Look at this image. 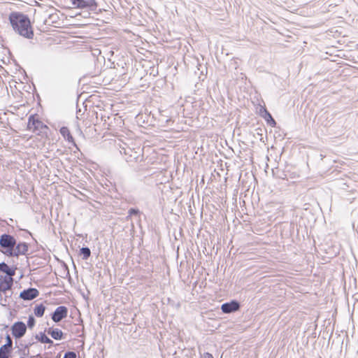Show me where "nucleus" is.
<instances>
[{"label": "nucleus", "instance_id": "obj_11", "mask_svg": "<svg viewBox=\"0 0 358 358\" xmlns=\"http://www.w3.org/2000/svg\"><path fill=\"white\" fill-rule=\"evenodd\" d=\"M291 169V166H287L285 169L280 173L278 177L279 178L286 180H288L289 178H298L299 177V175L296 171H292Z\"/></svg>", "mask_w": 358, "mask_h": 358}, {"label": "nucleus", "instance_id": "obj_29", "mask_svg": "<svg viewBox=\"0 0 358 358\" xmlns=\"http://www.w3.org/2000/svg\"><path fill=\"white\" fill-rule=\"evenodd\" d=\"M201 358H214L213 355L209 352H204Z\"/></svg>", "mask_w": 358, "mask_h": 358}, {"label": "nucleus", "instance_id": "obj_24", "mask_svg": "<svg viewBox=\"0 0 358 358\" xmlns=\"http://www.w3.org/2000/svg\"><path fill=\"white\" fill-rule=\"evenodd\" d=\"M36 324V319L33 315H29L27 322V326L24 323V335L26 333L27 328L32 329L34 327Z\"/></svg>", "mask_w": 358, "mask_h": 358}, {"label": "nucleus", "instance_id": "obj_5", "mask_svg": "<svg viewBox=\"0 0 358 358\" xmlns=\"http://www.w3.org/2000/svg\"><path fill=\"white\" fill-rule=\"evenodd\" d=\"M241 308V303L232 299L229 302L224 303L221 305V310L224 314H231L240 310Z\"/></svg>", "mask_w": 358, "mask_h": 358}, {"label": "nucleus", "instance_id": "obj_36", "mask_svg": "<svg viewBox=\"0 0 358 358\" xmlns=\"http://www.w3.org/2000/svg\"><path fill=\"white\" fill-rule=\"evenodd\" d=\"M26 178H27V175H26V174H24V176H23L24 181H25V180H26Z\"/></svg>", "mask_w": 358, "mask_h": 358}, {"label": "nucleus", "instance_id": "obj_30", "mask_svg": "<svg viewBox=\"0 0 358 358\" xmlns=\"http://www.w3.org/2000/svg\"><path fill=\"white\" fill-rule=\"evenodd\" d=\"M7 343H10V348H12V341H11L10 338L8 336H7Z\"/></svg>", "mask_w": 358, "mask_h": 358}, {"label": "nucleus", "instance_id": "obj_32", "mask_svg": "<svg viewBox=\"0 0 358 358\" xmlns=\"http://www.w3.org/2000/svg\"><path fill=\"white\" fill-rule=\"evenodd\" d=\"M256 131H257V134L258 135H262V133H261V132L262 131V129L261 128H257V129H256Z\"/></svg>", "mask_w": 358, "mask_h": 358}, {"label": "nucleus", "instance_id": "obj_1", "mask_svg": "<svg viewBox=\"0 0 358 358\" xmlns=\"http://www.w3.org/2000/svg\"><path fill=\"white\" fill-rule=\"evenodd\" d=\"M25 130L40 136L41 138H48L50 133L49 127L39 120L37 114H31L29 117Z\"/></svg>", "mask_w": 358, "mask_h": 358}, {"label": "nucleus", "instance_id": "obj_4", "mask_svg": "<svg viewBox=\"0 0 358 358\" xmlns=\"http://www.w3.org/2000/svg\"><path fill=\"white\" fill-rule=\"evenodd\" d=\"M10 23L13 30L22 35V13L18 12H12L9 15Z\"/></svg>", "mask_w": 358, "mask_h": 358}, {"label": "nucleus", "instance_id": "obj_3", "mask_svg": "<svg viewBox=\"0 0 358 358\" xmlns=\"http://www.w3.org/2000/svg\"><path fill=\"white\" fill-rule=\"evenodd\" d=\"M70 1L75 8L87 9L95 12L98 8L96 0H70Z\"/></svg>", "mask_w": 358, "mask_h": 358}, {"label": "nucleus", "instance_id": "obj_19", "mask_svg": "<svg viewBox=\"0 0 358 358\" xmlns=\"http://www.w3.org/2000/svg\"><path fill=\"white\" fill-rule=\"evenodd\" d=\"M0 271L6 274V277L13 276L15 271L10 268L6 263H0Z\"/></svg>", "mask_w": 358, "mask_h": 358}, {"label": "nucleus", "instance_id": "obj_33", "mask_svg": "<svg viewBox=\"0 0 358 358\" xmlns=\"http://www.w3.org/2000/svg\"><path fill=\"white\" fill-rule=\"evenodd\" d=\"M23 73H24V80L26 78H27V73H26V71L24 70L23 71Z\"/></svg>", "mask_w": 358, "mask_h": 358}, {"label": "nucleus", "instance_id": "obj_15", "mask_svg": "<svg viewBox=\"0 0 358 358\" xmlns=\"http://www.w3.org/2000/svg\"><path fill=\"white\" fill-rule=\"evenodd\" d=\"M12 334L16 339V344L17 341L22 337V322H17L12 327Z\"/></svg>", "mask_w": 358, "mask_h": 358}, {"label": "nucleus", "instance_id": "obj_14", "mask_svg": "<svg viewBox=\"0 0 358 358\" xmlns=\"http://www.w3.org/2000/svg\"><path fill=\"white\" fill-rule=\"evenodd\" d=\"M48 334H49L52 338L60 341L65 338V334L58 328L49 327L46 329Z\"/></svg>", "mask_w": 358, "mask_h": 358}, {"label": "nucleus", "instance_id": "obj_38", "mask_svg": "<svg viewBox=\"0 0 358 358\" xmlns=\"http://www.w3.org/2000/svg\"><path fill=\"white\" fill-rule=\"evenodd\" d=\"M23 276L24 277L25 276V269L24 268V274H23Z\"/></svg>", "mask_w": 358, "mask_h": 358}, {"label": "nucleus", "instance_id": "obj_25", "mask_svg": "<svg viewBox=\"0 0 358 358\" xmlns=\"http://www.w3.org/2000/svg\"><path fill=\"white\" fill-rule=\"evenodd\" d=\"M24 3L28 4L29 6L32 5L33 3H36V0H24ZM34 13L36 12V9L31 8L29 6H24V12H31Z\"/></svg>", "mask_w": 358, "mask_h": 358}, {"label": "nucleus", "instance_id": "obj_23", "mask_svg": "<svg viewBox=\"0 0 358 358\" xmlns=\"http://www.w3.org/2000/svg\"><path fill=\"white\" fill-rule=\"evenodd\" d=\"M79 255L82 257L83 260H87L91 256V250L87 246L82 247L79 250Z\"/></svg>", "mask_w": 358, "mask_h": 358}, {"label": "nucleus", "instance_id": "obj_16", "mask_svg": "<svg viewBox=\"0 0 358 358\" xmlns=\"http://www.w3.org/2000/svg\"><path fill=\"white\" fill-rule=\"evenodd\" d=\"M36 339L41 342V343L49 344L50 346H52L54 345V342L45 334V332L41 331L39 334L35 336Z\"/></svg>", "mask_w": 358, "mask_h": 358}, {"label": "nucleus", "instance_id": "obj_12", "mask_svg": "<svg viewBox=\"0 0 358 358\" xmlns=\"http://www.w3.org/2000/svg\"><path fill=\"white\" fill-rule=\"evenodd\" d=\"M59 132H60L61 135L62 136V137L66 141H68L69 143H70L73 147H76V148H78V146L75 141V139L73 137V136L71 135V133L67 127H65V126L62 127L59 129Z\"/></svg>", "mask_w": 358, "mask_h": 358}, {"label": "nucleus", "instance_id": "obj_22", "mask_svg": "<svg viewBox=\"0 0 358 358\" xmlns=\"http://www.w3.org/2000/svg\"><path fill=\"white\" fill-rule=\"evenodd\" d=\"M10 350V343H6L0 348V358H9L8 353Z\"/></svg>", "mask_w": 358, "mask_h": 358}, {"label": "nucleus", "instance_id": "obj_2", "mask_svg": "<svg viewBox=\"0 0 358 358\" xmlns=\"http://www.w3.org/2000/svg\"><path fill=\"white\" fill-rule=\"evenodd\" d=\"M0 245L6 249V253L10 256H18L20 253V244H18L15 249V240L8 234H3L0 238Z\"/></svg>", "mask_w": 358, "mask_h": 358}, {"label": "nucleus", "instance_id": "obj_9", "mask_svg": "<svg viewBox=\"0 0 358 358\" xmlns=\"http://www.w3.org/2000/svg\"><path fill=\"white\" fill-rule=\"evenodd\" d=\"M259 115L264 119L267 124L272 127H276V122L265 106H261L259 111Z\"/></svg>", "mask_w": 358, "mask_h": 358}, {"label": "nucleus", "instance_id": "obj_37", "mask_svg": "<svg viewBox=\"0 0 358 358\" xmlns=\"http://www.w3.org/2000/svg\"><path fill=\"white\" fill-rule=\"evenodd\" d=\"M27 136H29V134H24V136H23L24 139Z\"/></svg>", "mask_w": 358, "mask_h": 358}, {"label": "nucleus", "instance_id": "obj_7", "mask_svg": "<svg viewBox=\"0 0 358 358\" xmlns=\"http://www.w3.org/2000/svg\"><path fill=\"white\" fill-rule=\"evenodd\" d=\"M29 236H32L31 232L24 229V238H28ZM31 238L34 242L33 245L31 243L24 242V255L25 256L32 253L34 250V248L37 247V241L33 237H31Z\"/></svg>", "mask_w": 358, "mask_h": 358}, {"label": "nucleus", "instance_id": "obj_13", "mask_svg": "<svg viewBox=\"0 0 358 358\" xmlns=\"http://www.w3.org/2000/svg\"><path fill=\"white\" fill-rule=\"evenodd\" d=\"M39 296V291L36 288H24V301H31Z\"/></svg>", "mask_w": 358, "mask_h": 358}, {"label": "nucleus", "instance_id": "obj_31", "mask_svg": "<svg viewBox=\"0 0 358 358\" xmlns=\"http://www.w3.org/2000/svg\"><path fill=\"white\" fill-rule=\"evenodd\" d=\"M31 345V344L29 343V344L24 345V352H23L24 355H25V350H26V348H28L29 345Z\"/></svg>", "mask_w": 358, "mask_h": 358}, {"label": "nucleus", "instance_id": "obj_18", "mask_svg": "<svg viewBox=\"0 0 358 358\" xmlns=\"http://www.w3.org/2000/svg\"><path fill=\"white\" fill-rule=\"evenodd\" d=\"M46 307L43 303L36 304L34 308V314L37 317H41L43 316Z\"/></svg>", "mask_w": 358, "mask_h": 358}, {"label": "nucleus", "instance_id": "obj_17", "mask_svg": "<svg viewBox=\"0 0 358 358\" xmlns=\"http://www.w3.org/2000/svg\"><path fill=\"white\" fill-rule=\"evenodd\" d=\"M330 130L334 135L341 136L344 134L345 128L343 124L334 123L331 126Z\"/></svg>", "mask_w": 358, "mask_h": 358}, {"label": "nucleus", "instance_id": "obj_6", "mask_svg": "<svg viewBox=\"0 0 358 358\" xmlns=\"http://www.w3.org/2000/svg\"><path fill=\"white\" fill-rule=\"evenodd\" d=\"M34 186L31 182L28 181L27 186L24 184V203H27L30 208H31L29 206L31 200H34Z\"/></svg>", "mask_w": 358, "mask_h": 358}, {"label": "nucleus", "instance_id": "obj_40", "mask_svg": "<svg viewBox=\"0 0 358 358\" xmlns=\"http://www.w3.org/2000/svg\"><path fill=\"white\" fill-rule=\"evenodd\" d=\"M20 278H22V273H21V274H20Z\"/></svg>", "mask_w": 358, "mask_h": 358}, {"label": "nucleus", "instance_id": "obj_35", "mask_svg": "<svg viewBox=\"0 0 358 358\" xmlns=\"http://www.w3.org/2000/svg\"><path fill=\"white\" fill-rule=\"evenodd\" d=\"M28 270H29V273H28L27 276H29L31 275V269L29 268Z\"/></svg>", "mask_w": 358, "mask_h": 358}, {"label": "nucleus", "instance_id": "obj_27", "mask_svg": "<svg viewBox=\"0 0 358 358\" xmlns=\"http://www.w3.org/2000/svg\"><path fill=\"white\" fill-rule=\"evenodd\" d=\"M140 215H141V211L137 208H131L128 210V217L140 216Z\"/></svg>", "mask_w": 358, "mask_h": 358}, {"label": "nucleus", "instance_id": "obj_21", "mask_svg": "<svg viewBox=\"0 0 358 358\" xmlns=\"http://www.w3.org/2000/svg\"><path fill=\"white\" fill-rule=\"evenodd\" d=\"M27 87L29 89H31V86L27 83L26 85H24V90L26 91V94H24V97L26 99V103H24V107L25 104H29L30 101H34V95L33 93L30 92L28 90H27Z\"/></svg>", "mask_w": 358, "mask_h": 358}, {"label": "nucleus", "instance_id": "obj_34", "mask_svg": "<svg viewBox=\"0 0 358 358\" xmlns=\"http://www.w3.org/2000/svg\"><path fill=\"white\" fill-rule=\"evenodd\" d=\"M22 296H23V294H22V291L20 292L19 294V297L22 299Z\"/></svg>", "mask_w": 358, "mask_h": 358}, {"label": "nucleus", "instance_id": "obj_26", "mask_svg": "<svg viewBox=\"0 0 358 358\" xmlns=\"http://www.w3.org/2000/svg\"><path fill=\"white\" fill-rule=\"evenodd\" d=\"M31 159H27L25 157V153L24 152V170H29V172H31Z\"/></svg>", "mask_w": 358, "mask_h": 358}, {"label": "nucleus", "instance_id": "obj_39", "mask_svg": "<svg viewBox=\"0 0 358 358\" xmlns=\"http://www.w3.org/2000/svg\"><path fill=\"white\" fill-rule=\"evenodd\" d=\"M53 17V15H49V18H51V17Z\"/></svg>", "mask_w": 358, "mask_h": 358}, {"label": "nucleus", "instance_id": "obj_10", "mask_svg": "<svg viewBox=\"0 0 358 358\" xmlns=\"http://www.w3.org/2000/svg\"><path fill=\"white\" fill-rule=\"evenodd\" d=\"M34 37V30L31 22L27 15L24 14V38L31 39Z\"/></svg>", "mask_w": 358, "mask_h": 358}, {"label": "nucleus", "instance_id": "obj_41", "mask_svg": "<svg viewBox=\"0 0 358 358\" xmlns=\"http://www.w3.org/2000/svg\"><path fill=\"white\" fill-rule=\"evenodd\" d=\"M20 358H22V357H20Z\"/></svg>", "mask_w": 358, "mask_h": 358}, {"label": "nucleus", "instance_id": "obj_28", "mask_svg": "<svg viewBox=\"0 0 358 358\" xmlns=\"http://www.w3.org/2000/svg\"><path fill=\"white\" fill-rule=\"evenodd\" d=\"M63 358H76V354L73 351H67L64 353Z\"/></svg>", "mask_w": 358, "mask_h": 358}, {"label": "nucleus", "instance_id": "obj_8", "mask_svg": "<svg viewBox=\"0 0 358 358\" xmlns=\"http://www.w3.org/2000/svg\"><path fill=\"white\" fill-rule=\"evenodd\" d=\"M67 315L68 308L64 306H60L51 314V318L55 322H59L66 318Z\"/></svg>", "mask_w": 358, "mask_h": 358}, {"label": "nucleus", "instance_id": "obj_20", "mask_svg": "<svg viewBox=\"0 0 358 358\" xmlns=\"http://www.w3.org/2000/svg\"><path fill=\"white\" fill-rule=\"evenodd\" d=\"M12 284V276L5 277L4 280L0 284V290L6 291L10 289Z\"/></svg>", "mask_w": 358, "mask_h": 358}]
</instances>
